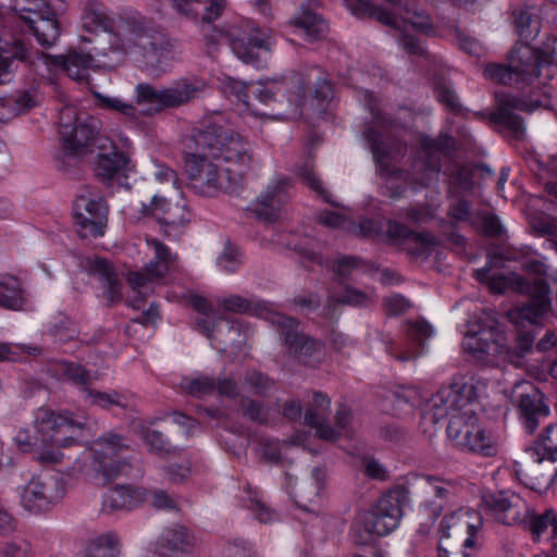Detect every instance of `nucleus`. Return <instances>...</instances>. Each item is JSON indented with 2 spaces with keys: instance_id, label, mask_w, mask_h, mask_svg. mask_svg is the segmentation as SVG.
I'll return each mask as SVG.
<instances>
[{
  "instance_id": "nucleus-59",
  "label": "nucleus",
  "mask_w": 557,
  "mask_h": 557,
  "mask_svg": "<svg viewBox=\"0 0 557 557\" xmlns=\"http://www.w3.org/2000/svg\"><path fill=\"white\" fill-rule=\"evenodd\" d=\"M370 301V296L366 292L347 286L342 295H332L329 298L327 307L333 304H342L348 306H366Z\"/></svg>"
},
{
  "instance_id": "nucleus-33",
  "label": "nucleus",
  "mask_w": 557,
  "mask_h": 557,
  "mask_svg": "<svg viewBox=\"0 0 557 557\" xmlns=\"http://www.w3.org/2000/svg\"><path fill=\"white\" fill-rule=\"evenodd\" d=\"M36 60L38 66L55 64L61 66L67 75L79 83L88 77V70L94 61L90 53L71 52L66 57L58 55L51 57L50 54L36 51Z\"/></svg>"
},
{
  "instance_id": "nucleus-13",
  "label": "nucleus",
  "mask_w": 557,
  "mask_h": 557,
  "mask_svg": "<svg viewBox=\"0 0 557 557\" xmlns=\"http://www.w3.org/2000/svg\"><path fill=\"white\" fill-rule=\"evenodd\" d=\"M201 145H195V151L185 157V170L193 189L202 196L227 193L237 185L214 156H210Z\"/></svg>"
},
{
  "instance_id": "nucleus-6",
  "label": "nucleus",
  "mask_w": 557,
  "mask_h": 557,
  "mask_svg": "<svg viewBox=\"0 0 557 557\" xmlns=\"http://www.w3.org/2000/svg\"><path fill=\"white\" fill-rule=\"evenodd\" d=\"M349 11L358 17H371L377 22L399 30L398 41L403 49L410 53L422 55L425 50L421 41L408 33V28L414 32L430 34L432 24L429 15L424 14L414 0H386L398 8L400 17L391 11L376 7L367 0H345Z\"/></svg>"
},
{
  "instance_id": "nucleus-53",
  "label": "nucleus",
  "mask_w": 557,
  "mask_h": 557,
  "mask_svg": "<svg viewBox=\"0 0 557 557\" xmlns=\"http://www.w3.org/2000/svg\"><path fill=\"white\" fill-rule=\"evenodd\" d=\"M245 496L242 502L258 519L260 522H271L275 520L276 513L271 510L261 499V496L257 490H251L250 485L245 487Z\"/></svg>"
},
{
  "instance_id": "nucleus-63",
  "label": "nucleus",
  "mask_w": 557,
  "mask_h": 557,
  "mask_svg": "<svg viewBox=\"0 0 557 557\" xmlns=\"http://www.w3.org/2000/svg\"><path fill=\"white\" fill-rule=\"evenodd\" d=\"M341 280L351 278L354 273L363 268V263L356 257H341L330 265Z\"/></svg>"
},
{
  "instance_id": "nucleus-38",
  "label": "nucleus",
  "mask_w": 557,
  "mask_h": 557,
  "mask_svg": "<svg viewBox=\"0 0 557 557\" xmlns=\"http://www.w3.org/2000/svg\"><path fill=\"white\" fill-rule=\"evenodd\" d=\"M479 409L480 406L475 401L448 417L449 421L446 433L455 447H457L460 442L468 443L466 438L469 437V430L480 421L478 416Z\"/></svg>"
},
{
  "instance_id": "nucleus-5",
  "label": "nucleus",
  "mask_w": 557,
  "mask_h": 557,
  "mask_svg": "<svg viewBox=\"0 0 557 557\" xmlns=\"http://www.w3.org/2000/svg\"><path fill=\"white\" fill-rule=\"evenodd\" d=\"M533 342L534 337L524 333L519 335L516 347L509 348L493 312L488 311L479 322L470 325L463 347L482 362L497 364L505 361L519 368L523 364L524 356L531 351Z\"/></svg>"
},
{
  "instance_id": "nucleus-56",
  "label": "nucleus",
  "mask_w": 557,
  "mask_h": 557,
  "mask_svg": "<svg viewBox=\"0 0 557 557\" xmlns=\"http://www.w3.org/2000/svg\"><path fill=\"white\" fill-rule=\"evenodd\" d=\"M392 397L393 409L396 413L410 411L422 399L420 389L414 386L401 387L394 392Z\"/></svg>"
},
{
  "instance_id": "nucleus-18",
  "label": "nucleus",
  "mask_w": 557,
  "mask_h": 557,
  "mask_svg": "<svg viewBox=\"0 0 557 557\" xmlns=\"http://www.w3.org/2000/svg\"><path fill=\"white\" fill-rule=\"evenodd\" d=\"M60 136L63 152L71 157L87 153L96 135V121L87 113H78L73 104L64 106L60 111Z\"/></svg>"
},
{
  "instance_id": "nucleus-15",
  "label": "nucleus",
  "mask_w": 557,
  "mask_h": 557,
  "mask_svg": "<svg viewBox=\"0 0 557 557\" xmlns=\"http://www.w3.org/2000/svg\"><path fill=\"white\" fill-rule=\"evenodd\" d=\"M297 92L288 91L287 101L293 107V113L305 112L321 115L332 99L333 90L329 81L319 67H312L307 73L293 77Z\"/></svg>"
},
{
  "instance_id": "nucleus-52",
  "label": "nucleus",
  "mask_w": 557,
  "mask_h": 557,
  "mask_svg": "<svg viewBox=\"0 0 557 557\" xmlns=\"http://www.w3.org/2000/svg\"><path fill=\"white\" fill-rule=\"evenodd\" d=\"M527 454L530 458H540V455H544L550 460L557 461V425L546 426L541 437L527 449Z\"/></svg>"
},
{
  "instance_id": "nucleus-31",
  "label": "nucleus",
  "mask_w": 557,
  "mask_h": 557,
  "mask_svg": "<svg viewBox=\"0 0 557 557\" xmlns=\"http://www.w3.org/2000/svg\"><path fill=\"white\" fill-rule=\"evenodd\" d=\"M531 461L524 470H517L520 480L531 490L547 491L557 479V465L544 455L540 458H530Z\"/></svg>"
},
{
  "instance_id": "nucleus-9",
  "label": "nucleus",
  "mask_w": 557,
  "mask_h": 557,
  "mask_svg": "<svg viewBox=\"0 0 557 557\" xmlns=\"http://www.w3.org/2000/svg\"><path fill=\"white\" fill-rule=\"evenodd\" d=\"M35 429L42 447L38 448L37 459L40 462L59 463L63 454L58 449L75 445L84 435L86 420L74 413L52 411L39 408L35 414Z\"/></svg>"
},
{
  "instance_id": "nucleus-58",
  "label": "nucleus",
  "mask_w": 557,
  "mask_h": 557,
  "mask_svg": "<svg viewBox=\"0 0 557 557\" xmlns=\"http://www.w3.org/2000/svg\"><path fill=\"white\" fill-rule=\"evenodd\" d=\"M49 331L59 342H67L78 335L75 323L64 314L54 317Z\"/></svg>"
},
{
  "instance_id": "nucleus-23",
  "label": "nucleus",
  "mask_w": 557,
  "mask_h": 557,
  "mask_svg": "<svg viewBox=\"0 0 557 557\" xmlns=\"http://www.w3.org/2000/svg\"><path fill=\"white\" fill-rule=\"evenodd\" d=\"M147 248L152 259L141 271L129 272L127 282L134 290L141 293L149 284L160 281L175 263L176 256L159 239L147 238Z\"/></svg>"
},
{
  "instance_id": "nucleus-20",
  "label": "nucleus",
  "mask_w": 557,
  "mask_h": 557,
  "mask_svg": "<svg viewBox=\"0 0 557 557\" xmlns=\"http://www.w3.org/2000/svg\"><path fill=\"white\" fill-rule=\"evenodd\" d=\"M190 304L198 312V317L195 320L196 329L211 339L213 348L224 351L228 346L239 347L245 344L248 327H246L242 321H227L225 324L226 333L224 336H214L213 333L216 324V313L208 300L201 296L195 295L191 296Z\"/></svg>"
},
{
  "instance_id": "nucleus-41",
  "label": "nucleus",
  "mask_w": 557,
  "mask_h": 557,
  "mask_svg": "<svg viewBox=\"0 0 557 557\" xmlns=\"http://www.w3.org/2000/svg\"><path fill=\"white\" fill-rule=\"evenodd\" d=\"M89 272L97 276L106 288L104 297L109 304L121 299L122 284L116 277V273L110 262L106 259L96 257L87 261Z\"/></svg>"
},
{
  "instance_id": "nucleus-47",
  "label": "nucleus",
  "mask_w": 557,
  "mask_h": 557,
  "mask_svg": "<svg viewBox=\"0 0 557 557\" xmlns=\"http://www.w3.org/2000/svg\"><path fill=\"white\" fill-rule=\"evenodd\" d=\"M523 524L528 527L535 542L541 541L549 528L552 530V537H557V512L552 508L545 509L542 513H535L530 508V515Z\"/></svg>"
},
{
  "instance_id": "nucleus-19",
  "label": "nucleus",
  "mask_w": 557,
  "mask_h": 557,
  "mask_svg": "<svg viewBox=\"0 0 557 557\" xmlns=\"http://www.w3.org/2000/svg\"><path fill=\"white\" fill-rule=\"evenodd\" d=\"M108 206L103 197L84 188L73 202L72 214L81 237H100L104 235L108 223Z\"/></svg>"
},
{
  "instance_id": "nucleus-1",
  "label": "nucleus",
  "mask_w": 557,
  "mask_h": 557,
  "mask_svg": "<svg viewBox=\"0 0 557 557\" xmlns=\"http://www.w3.org/2000/svg\"><path fill=\"white\" fill-rule=\"evenodd\" d=\"M458 485L448 479L409 473L405 485L396 487L382 497L371 510L360 512L355 518L350 536L360 546L372 545L376 537L385 536L396 530L403 517V506L411 497L418 502L420 515L426 518L419 532L428 534L442 512L457 498Z\"/></svg>"
},
{
  "instance_id": "nucleus-60",
  "label": "nucleus",
  "mask_w": 557,
  "mask_h": 557,
  "mask_svg": "<svg viewBox=\"0 0 557 557\" xmlns=\"http://www.w3.org/2000/svg\"><path fill=\"white\" fill-rule=\"evenodd\" d=\"M297 175L308 185L309 188L319 194L327 202H332L330 194L324 189L322 182L313 172V164L311 161H306L304 165L297 169Z\"/></svg>"
},
{
  "instance_id": "nucleus-34",
  "label": "nucleus",
  "mask_w": 557,
  "mask_h": 557,
  "mask_svg": "<svg viewBox=\"0 0 557 557\" xmlns=\"http://www.w3.org/2000/svg\"><path fill=\"white\" fill-rule=\"evenodd\" d=\"M330 398L322 393H314L313 400L305 413V423L315 430L319 438L327 442H335L338 432L326 424L330 413Z\"/></svg>"
},
{
  "instance_id": "nucleus-36",
  "label": "nucleus",
  "mask_w": 557,
  "mask_h": 557,
  "mask_svg": "<svg viewBox=\"0 0 557 557\" xmlns=\"http://www.w3.org/2000/svg\"><path fill=\"white\" fill-rule=\"evenodd\" d=\"M23 21L27 24L40 46L51 47L57 42L60 36V26L57 14L50 7L36 17L25 15Z\"/></svg>"
},
{
  "instance_id": "nucleus-21",
  "label": "nucleus",
  "mask_w": 557,
  "mask_h": 557,
  "mask_svg": "<svg viewBox=\"0 0 557 557\" xmlns=\"http://www.w3.org/2000/svg\"><path fill=\"white\" fill-rule=\"evenodd\" d=\"M453 145L454 139L447 135L440 136L438 138L421 137L422 159L414 162L410 182L422 187L430 186L436 182L441 171L438 152L449 150Z\"/></svg>"
},
{
  "instance_id": "nucleus-25",
  "label": "nucleus",
  "mask_w": 557,
  "mask_h": 557,
  "mask_svg": "<svg viewBox=\"0 0 557 557\" xmlns=\"http://www.w3.org/2000/svg\"><path fill=\"white\" fill-rule=\"evenodd\" d=\"M63 493L58 476H35L24 486L21 504L30 512H40L58 503L63 497Z\"/></svg>"
},
{
  "instance_id": "nucleus-57",
  "label": "nucleus",
  "mask_w": 557,
  "mask_h": 557,
  "mask_svg": "<svg viewBox=\"0 0 557 557\" xmlns=\"http://www.w3.org/2000/svg\"><path fill=\"white\" fill-rule=\"evenodd\" d=\"M170 203L164 197L153 196L149 205H143L141 213L144 215L156 216L166 225L176 224V220L169 214Z\"/></svg>"
},
{
  "instance_id": "nucleus-12",
  "label": "nucleus",
  "mask_w": 557,
  "mask_h": 557,
  "mask_svg": "<svg viewBox=\"0 0 557 557\" xmlns=\"http://www.w3.org/2000/svg\"><path fill=\"white\" fill-rule=\"evenodd\" d=\"M206 87L205 79L196 76L176 79L160 89L150 84H138L135 87L136 103L143 107V113L151 115L164 109L187 104L202 94Z\"/></svg>"
},
{
  "instance_id": "nucleus-16",
  "label": "nucleus",
  "mask_w": 557,
  "mask_h": 557,
  "mask_svg": "<svg viewBox=\"0 0 557 557\" xmlns=\"http://www.w3.org/2000/svg\"><path fill=\"white\" fill-rule=\"evenodd\" d=\"M479 384L471 379L466 382L463 377H454L448 384L442 385L438 391L429 399L423 418L433 423L453 413L460 411L476 401L479 397Z\"/></svg>"
},
{
  "instance_id": "nucleus-51",
  "label": "nucleus",
  "mask_w": 557,
  "mask_h": 557,
  "mask_svg": "<svg viewBox=\"0 0 557 557\" xmlns=\"http://www.w3.org/2000/svg\"><path fill=\"white\" fill-rule=\"evenodd\" d=\"M98 104L106 110L116 112L121 114L125 121L138 125L140 114L137 108L117 96H108L102 94H96Z\"/></svg>"
},
{
  "instance_id": "nucleus-26",
  "label": "nucleus",
  "mask_w": 557,
  "mask_h": 557,
  "mask_svg": "<svg viewBox=\"0 0 557 557\" xmlns=\"http://www.w3.org/2000/svg\"><path fill=\"white\" fill-rule=\"evenodd\" d=\"M542 103V100L539 98L527 101L511 95L498 96V107L491 114V120L496 124L505 126L513 137L520 138L524 134V125L515 111L532 112Z\"/></svg>"
},
{
  "instance_id": "nucleus-22",
  "label": "nucleus",
  "mask_w": 557,
  "mask_h": 557,
  "mask_svg": "<svg viewBox=\"0 0 557 557\" xmlns=\"http://www.w3.org/2000/svg\"><path fill=\"white\" fill-rule=\"evenodd\" d=\"M111 151H101L96 163L97 177L108 186L121 184L134 171L129 157L132 143L127 137L120 138V145L110 141Z\"/></svg>"
},
{
  "instance_id": "nucleus-3",
  "label": "nucleus",
  "mask_w": 557,
  "mask_h": 557,
  "mask_svg": "<svg viewBox=\"0 0 557 557\" xmlns=\"http://www.w3.org/2000/svg\"><path fill=\"white\" fill-rule=\"evenodd\" d=\"M512 260H517V256L505 250L488 255L486 264L475 270L474 276L480 283L486 284L493 293L503 294L507 290H513L529 295L530 301L520 309V315L523 320L536 323L552 309L550 288L545 280L548 267L537 259L525 260L522 270L536 276L530 282L515 272L508 274L499 272L506 261Z\"/></svg>"
},
{
  "instance_id": "nucleus-44",
  "label": "nucleus",
  "mask_w": 557,
  "mask_h": 557,
  "mask_svg": "<svg viewBox=\"0 0 557 557\" xmlns=\"http://www.w3.org/2000/svg\"><path fill=\"white\" fill-rule=\"evenodd\" d=\"M469 431V437L466 438L468 443L460 442L457 448L485 457L494 456L497 453V445L493 436L486 432L480 421Z\"/></svg>"
},
{
  "instance_id": "nucleus-39",
  "label": "nucleus",
  "mask_w": 557,
  "mask_h": 557,
  "mask_svg": "<svg viewBox=\"0 0 557 557\" xmlns=\"http://www.w3.org/2000/svg\"><path fill=\"white\" fill-rule=\"evenodd\" d=\"M194 539L182 525L165 529L157 544V552H163L168 557H178L191 552Z\"/></svg>"
},
{
  "instance_id": "nucleus-29",
  "label": "nucleus",
  "mask_w": 557,
  "mask_h": 557,
  "mask_svg": "<svg viewBox=\"0 0 557 557\" xmlns=\"http://www.w3.org/2000/svg\"><path fill=\"white\" fill-rule=\"evenodd\" d=\"M325 471L321 468H314L308 479L301 481L296 486L290 473H285L286 487L288 493L295 499L296 504L305 511L317 515L318 508L314 506L320 492L325 482Z\"/></svg>"
},
{
  "instance_id": "nucleus-35",
  "label": "nucleus",
  "mask_w": 557,
  "mask_h": 557,
  "mask_svg": "<svg viewBox=\"0 0 557 557\" xmlns=\"http://www.w3.org/2000/svg\"><path fill=\"white\" fill-rule=\"evenodd\" d=\"M520 419L525 431L530 434L549 414V408L543 400V395L531 386L530 393H524L519 400Z\"/></svg>"
},
{
  "instance_id": "nucleus-40",
  "label": "nucleus",
  "mask_w": 557,
  "mask_h": 557,
  "mask_svg": "<svg viewBox=\"0 0 557 557\" xmlns=\"http://www.w3.org/2000/svg\"><path fill=\"white\" fill-rule=\"evenodd\" d=\"M174 9L187 16L198 17L206 23L218 18L225 9L224 0H172Z\"/></svg>"
},
{
  "instance_id": "nucleus-42",
  "label": "nucleus",
  "mask_w": 557,
  "mask_h": 557,
  "mask_svg": "<svg viewBox=\"0 0 557 557\" xmlns=\"http://www.w3.org/2000/svg\"><path fill=\"white\" fill-rule=\"evenodd\" d=\"M40 100L41 96L37 87L32 86L27 89L18 90L15 95L7 98L2 102L7 112L0 114V122H7L11 117L26 112L38 106Z\"/></svg>"
},
{
  "instance_id": "nucleus-49",
  "label": "nucleus",
  "mask_w": 557,
  "mask_h": 557,
  "mask_svg": "<svg viewBox=\"0 0 557 557\" xmlns=\"http://www.w3.org/2000/svg\"><path fill=\"white\" fill-rule=\"evenodd\" d=\"M534 11V7H524L512 13L516 32L521 41L532 40L540 32V22Z\"/></svg>"
},
{
  "instance_id": "nucleus-10",
  "label": "nucleus",
  "mask_w": 557,
  "mask_h": 557,
  "mask_svg": "<svg viewBox=\"0 0 557 557\" xmlns=\"http://www.w3.org/2000/svg\"><path fill=\"white\" fill-rule=\"evenodd\" d=\"M370 111L380 129L370 127L366 131L364 137L370 145L377 172L386 177L387 187L393 190L392 195L398 197L406 189L409 176L392 163L405 153L406 148L394 134V122L386 120L380 111L375 112L373 107H370Z\"/></svg>"
},
{
  "instance_id": "nucleus-2",
  "label": "nucleus",
  "mask_w": 557,
  "mask_h": 557,
  "mask_svg": "<svg viewBox=\"0 0 557 557\" xmlns=\"http://www.w3.org/2000/svg\"><path fill=\"white\" fill-rule=\"evenodd\" d=\"M82 28L88 33H108L109 50L128 57L151 75L166 72L171 65V51L164 35L145 21L122 22L115 26L114 17L100 3H87Z\"/></svg>"
},
{
  "instance_id": "nucleus-7",
  "label": "nucleus",
  "mask_w": 557,
  "mask_h": 557,
  "mask_svg": "<svg viewBox=\"0 0 557 557\" xmlns=\"http://www.w3.org/2000/svg\"><path fill=\"white\" fill-rule=\"evenodd\" d=\"M205 32L207 52L213 54L221 40L227 41L234 54L247 64L265 66L272 54L273 38L268 28H260L252 22L230 26L225 32L208 26Z\"/></svg>"
},
{
  "instance_id": "nucleus-28",
  "label": "nucleus",
  "mask_w": 557,
  "mask_h": 557,
  "mask_svg": "<svg viewBox=\"0 0 557 557\" xmlns=\"http://www.w3.org/2000/svg\"><path fill=\"white\" fill-rule=\"evenodd\" d=\"M289 186L290 181L287 177H274L252 205L256 216L264 221L276 220L288 198Z\"/></svg>"
},
{
  "instance_id": "nucleus-24",
  "label": "nucleus",
  "mask_w": 557,
  "mask_h": 557,
  "mask_svg": "<svg viewBox=\"0 0 557 557\" xmlns=\"http://www.w3.org/2000/svg\"><path fill=\"white\" fill-rule=\"evenodd\" d=\"M484 508L496 522L507 525H522L529 515L530 506L519 494L502 491L483 497Z\"/></svg>"
},
{
  "instance_id": "nucleus-11",
  "label": "nucleus",
  "mask_w": 557,
  "mask_h": 557,
  "mask_svg": "<svg viewBox=\"0 0 557 557\" xmlns=\"http://www.w3.org/2000/svg\"><path fill=\"white\" fill-rule=\"evenodd\" d=\"M482 519L474 512L455 511L440 523L438 557H474Z\"/></svg>"
},
{
  "instance_id": "nucleus-27",
  "label": "nucleus",
  "mask_w": 557,
  "mask_h": 557,
  "mask_svg": "<svg viewBox=\"0 0 557 557\" xmlns=\"http://www.w3.org/2000/svg\"><path fill=\"white\" fill-rule=\"evenodd\" d=\"M283 86L284 81L281 78L260 79L255 84L246 85L243 82L227 77L222 85V89L228 96H234L248 110V94L253 95L260 102L268 104L274 100L275 95L283 90Z\"/></svg>"
},
{
  "instance_id": "nucleus-43",
  "label": "nucleus",
  "mask_w": 557,
  "mask_h": 557,
  "mask_svg": "<svg viewBox=\"0 0 557 557\" xmlns=\"http://www.w3.org/2000/svg\"><path fill=\"white\" fill-rule=\"evenodd\" d=\"M5 52L9 57H0V83L4 84L10 81L12 72V61L10 59L20 60L28 63L36 71H38V64L36 60V52H30L27 46L20 39H14L11 44H8Z\"/></svg>"
},
{
  "instance_id": "nucleus-50",
  "label": "nucleus",
  "mask_w": 557,
  "mask_h": 557,
  "mask_svg": "<svg viewBox=\"0 0 557 557\" xmlns=\"http://www.w3.org/2000/svg\"><path fill=\"white\" fill-rule=\"evenodd\" d=\"M24 304V290L21 282L11 275L0 278V307L20 310Z\"/></svg>"
},
{
  "instance_id": "nucleus-30",
  "label": "nucleus",
  "mask_w": 557,
  "mask_h": 557,
  "mask_svg": "<svg viewBox=\"0 0 557 557\" xmlns=\"http://www.w3.org/2000/svg\"><path fill=\"white\" fill-rule=\"evenodd\" d=\"M433 335L434 330L428 322H410L408 323L406 343L403 348L397 350L394 346H388L386 348L387 352L401 362L414 360L424 352L426 342Z\"/></svg>"
},
{
  "instance_id": "nucleus-8",
  "label": "nucleus",
  "mask_w": 557,
  "mask_h": 557,
  "mask_svg": "<svg viewBox=\"0 0 557 557\" xmlns=\"http://www.w3.org/2000/svg\"><path fill=\"white\" fill-rule=\"evenodd\" d=\"M195 145H201L210 156L224 164L225 172L237 182L242 181L251 162V145L232 128L209 123L198 128L191 137Z\"/></svg>"
},
{
  "instance_id": "nucleus-62",
  "label": "nucleus",
  "mask_w": 557,
  "mask_h": 557,
  "mask_svg": "<svg viewBox=\"0 0 557 557\" xmlns=\"http://www.w3.org/2000/svg\"><path fill=\"white\" fill-rule=\"evenodd\" d=\"M411 234L412 231L399 222L388 220L384 223L383 237H385L389 244L407 245Z\"/></svg>"
},
{
  "instance_id": "nucleus-45",
  "label": "nucleus",
  "mask_w": 557,
  "mask_h": 557,
  "mask_svg": "<svg viewBox=\"0 0 557 557\" xmlns=\"http://www.w3.org/2000/svg\"><path fill=\"white\" fill-rule=\"evenodd\" d=\"M51 371L59 379L67 380L72 384L76 385L83 394L89 388V385H91L92 382L97 379L82 366L69 361L55 362L52 366Z\"/></svg>"
},
{
  "instance_id": "nucleus-17",
  "label": "nucleus",
  "mask_w": 557,
  "mask_h": 557,
  "mask_svg": "<svg viewBox=\"0 0 557 557\" xmlns=\"http://www.w3.org/2000/svg\"><path fill=\"white\" fill-rule=\"evenodd\" d=\"M127 448L126 440L114 433L104 434L92 443L88 450L91 469L102 484L131 473L132 465L126 459L117 458Z\"/></svg>"
},
{
  "instance_id": "nucleus-64",
  "label": "nucleus",
  "mask_w": 557,
  "mask_h": 557,
  "mask_svg": "<svg viewBox=\"0 0 557 557\" xmlns=\"http://www.w3.org/2000/svg\"><path fill=\"white\" fill-rule=\"evenodd\" d=\"M32 544L24 539L5 542L0 548L1 557H33Z\"/></svg>"
},
{
  "instance_id": "nucleus-48",
  "label": "nucleus",
  "mask_w": 557,
  "mask_h": 557,
  "mask_svg": "<svg viewBox=\"0 0 557 557\" xmlns=\"http://www.w3.org/2000/svg\"><path fill=\"white\" fill-rule=\"evenodd\" d=\"M120 549L121 544L117 534L108 531L89 541L84 557H117Z\"/></svg>"
},
{
  "instance_id": "nucleus-61",
  "label": "nucleus",
  "mask_w": 557,
  "mask_h": 557,
  "mask_svg": "<svg viewBox=\"0 0 557 557\" xmlns=\"http://www.w3.org/2000/svg\"><path fill=\"white\" fill-rule=\"evenodd\" d=\"M434 92L436 99L446 106L450 111L458 112L460 103L453 85L446 81H436Z\"/></svg>"
},
{
  "instance_id": "nucleus-14",
  "label": "nucleus",
  "mask_w": 557,
  "mask_h": 557,
  "mask_svg": "<svg viewBox=\"0 0 557 557\" xmlns=\"http://www.w3.org/2000/svg\"><path fill=\"white\" fill-rule=\"evenodd\" d=\"M257 313L260 318L282 330V335L289 352L293 354L299 362L311 368H315L323 362L325 358L323 343L298 332V322L295 319L286 317L261 304L257 305Z\"/></svg>"
},
{
  "instance_id": "nucleus-32",
  "label": "nucleus",
  "mask_w": 557,
  "mask_h": 557,
  "mask_svg": "<svg viewBox=\"0 0 557 557\" xmlns=\"http://www.w3.org/2000/svg\"><path fill=\"white\" fill-rule=\"evenodd\" d=\"M148 496V491L138 485H116L102 496V511L133 510L140 506Z\"/></svg>"
},
{
  "instance_id": "nucleus-54",
  "label": "nucleus",
  "mask_w": 557,
  "mask_h": 557,
  "mask_svg": "<svg viewBox=\"0 0 557 557\" xmlns=\"http://www.w3.org/2000/svg\"><path fill=\"white\" fill-rule=\"evenodd\" d=\"M438 245V240L435 236L429 233H416L412 232L407 243L408 253L417 259H426L434 251Z\"/></svg>"
},
{
  "instance_id": "nucleus-4",
  "label": "nucleus",
  "mask_w": 557,
  "mask_h": 557,
  "mask_svg": "<svg viewBox=\"0 0 557 557\" xmlns=\"http://www.w3.org/2000/svg\"><path fill=\"white\" fill-rule=\"evenodd\" d=\"M507 61L506 65H486L484 76L504 85L530 86L532 94L540 91L543 96L550 97L547 84L556 73L557 38L548 39L541 50L518 42Z\"/></svg>"
},
{
  "instance_id": "nucleus-55",
  "label": "nucleus",
  "mask_w": 557,
  "mask_h": 557,
  "mask_svg": "<svg viewBox=\"0 0 557 557\" xmlns=\"http://www.w3.org/2000/svg\"><path fill=\"white\" fill-rule=\"evenodd\" d=\"M181 388L189 395L202 398L212 395L216 389V382L207 375L186 376L181 381Z\"/></svg>"
},
{
  "instance_id": "nucleus-46",
  "label": "nucleus",
  "mask_w": 557,
  "mask_h": 557,
  "mask_svg": "<svg viewBox=\"0 0 557 557\" xmlns=\"http://www.w3.org/2000/svg\"><path fill=\"white\" fill-rule=\"evenodd\" d=\"M84 398L89 404L103 409H110L113 406H117L124 409L134 407V397L131 394L117 391L100 392L88 388L84 393Z\"/></svg>"
},
{
  "instance_id": "nucleus-37",
  "label": "nucleus",
  "mask_w": 557,
  "mask_h": 557,
  "mask_svg": "<svg viewBox=\"0 0 557 557\" xmlns=\"http://www.w3.org/2000/svg\"><path fill=\"white\" fill-rule=\"evenodd\" d=\"M289 25L294 28V34L309 42L322 38L327 29V25L321 15L304 7L289 21Z\"/></svg>"
}]
</instances>
